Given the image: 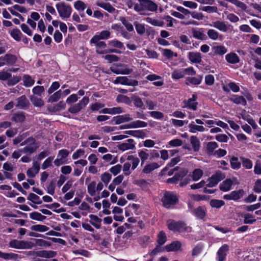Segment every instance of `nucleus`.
Masks as SVG:
<instances>
[{
	"label": "nucleus",
	"mask_w": 261,
	"mask_h": 261,
	"mask_svg": "<svg viewBox=\"0 0 261 261\" xmlns=\"http://www.w3.org/2000/svg\"><path fill=\"white\" fill-rule=\"evenodd\" d=\"M65 108V103L63 101H61L53 107L52 111L54 112H58L62 109H64Z\"/></svg>",
	"instance_id": "13d9d810"
},
{
	"label": "nucleus",
	"mask_w": 261,
	"mask_h": 261,
	"mask_svg": "<svg viewBox=\"0 0 261 261\" xmlns=\"http://www.w3.org/2000/svg\"><path fill=\"white\" fill-rule=\"evenodd\" d=\"M229 250V246H221L217 251V260L224 261Z\"/></svg>",
	"instance_id": "9d476101"
},
{
	"label": "nucleus",
	"mask_w": 261,
	"mask_h": 261,
	"mask_svg": "<svg viewBox=\"0 0 261 261\" xmlns=\"http://www.w3.org/2000/svg\"><path fill=\"white\" fill-rule=\"evenodd\" d=\"M3 169L6 171L13 172L16 169V167L14 165L8 163L7 162L5 163L3 165Z\"/></svg>",
	"instance_id": "69168bd1"
},
{
	"label": "nucleus",
	"mask_w": 261,
	"mask_h": 261,
	"mask_svg": "<svg viewBox=\"0 0 261 261\" xmlns=\"http://www.w3.org/2000/svg\"><path fill=\"white\" fill-rule=\"evenodd\" d=\"M145 20L147 22L150 23L154 26L163 27L164 24V22L163 21L157 20L148 17H146Z\"/></svg>",
	"instance_id": "4c0bfd02"
},
{
	"label": "nucleus",
	"mask_w": 261,
	"mask_h": 261,
	"mask_svg": "<svg viewBox=\"0 0 261 261\" xmlns=\"http://www.w3.org/2000/svg\"><path fill=\"white\" fill-rule=\"evenodd\" d=\"M112 178L111 175L108 172H105L100 176L101 181L106 186H107L110 181Z\"/></svg>",
	"instance_id": "79ce46f5"
},
{
	"label": "nucleus",
	"mask_w": 261,
	"mask_h": 261,
	"mask_svg": "<svg viewBox=\"0 0 261 261\" xmlns=\"http://www.w3.org/2000/svg\"><path fill=\"white\" fill-rule=\"evenodd\" d=\"M12 74L8 71H0V80L8 81L9 78L11 77Z\"/></svg>",
	"instance_id": "052dcab7"
},
{
	"label": "nucleus",
	"mask_w": 261,
	"mask_h": 261,
	"mask_svg": "<svg viewBox=\"0 0 261 261\" xmlns=\"http://www.w3.org/2000/svg\"><path fill=\"white\" fill-rule=\"evenodd\" d=\"M139 4H135L134 10L141 15H148L147 12H156L158 10V5L151 0H138Z\"/></svg>",
	"instance_id": "f257e3e1"
},
{
	"label": "nucleus",
	"mask_w": 261,
	"mask_h": 261,
	"mask_svg": "<svg viewBox=\"0 0 261 261\" xmlns=\"http://www.w3.org/2000/svg\"><path fill=\"white\" fill-rule=\"evenodd\" d=\"M96 182L95 181H92L90 184L88 185L87 190L88 192L91 196H94L95 194Z\"/></svg>",
	"instance_id": "3c124183"
},
{
	"label": "nucleus",
	"mask_w": 261,
	"mask_h": 261,
	"mask_svg": "<svg viewBox=\"0 0 261 261\" xmlns=\"http://www.w3.org/2000/svg\"><path fill=\"white\" fill-rule=\"evenodd\" d=\"M230 164L231 167L234 169H239L241 167V163L236 157H233L231 159Z\"/></svg>",
	"instance_id": "680f3d73"
},
{
	"label": "nucleus",
	"mask_w": 261,
	"mask_h": 261,
	"mask_svg": "<svg viewBox=\"0 0 261 261\" xmlns=\"http://www.w3.org/2000/svg\"><path fill=\"white\" fill-rule=\"evenodd\" d=\"M21 80V77L19 76H13L10 77L7 81V84L9 86L14 85L18 83Z\"/></svg>",
	"instance_id": "603ef678"
},
{
	"label": "nucleus",
	"mask_w": 261,
	"mask_h": 261,
	"mask_svg": "<svg viewBox=\"0 0 261 261\" xmlns=\"http://www.w3.org/2000/svg\"><path fill=\"white\" fill-rule=\"evenodd\" d=\"M196 98V96L193 94L192 98H189L188 100L185 101V106L184 107H187L193 110H196L197 109V102L195 101Z\"/></svg>",
	"instance_id": "2eb2a0df"
},
{
	"label": "nucleus",
	"mask_w": 261,
	"mask_h": 261,
	"mask_svg": "<svg viewBox=\"0 0 261 261\" xmlns=\"http://www.w3.org/2000/svg\"><path fill=\"white\" fill-rule=\"evenodd\" d=\"M218 147V144L215 142H209L206 145V153L210 155L215 154V149Z\"/></svg>",
	"instance_id": "5701e85b"
},
{
	"label": "nucleus",
	"mask_w": 261,
	"mask_h": 261,
	"mask_svg": "<svg viewBox=\"0 0 261 261\" xmlns=\"http://www.w3.org/2000/svg\"><path fill=\"white\" fill-rule=\"evenodd\" d=\"M212 50L214 55L222 56L227 51V48L222 45L214 46Z\"/></svg>",
	"instance_id": "aec40b11"
},
{
	"label": "nucleus",
	"mask_w": 261,
	"mask_h": 261,
	"mask_svg": "<svg viewBox=\"0 0 261 261\" xmlns=\"http://www.w3.org/2000/svg\"><path fill=\"white\" fill-rule=\"evenodd\" d=\"M233 184V181L231 179L227 178L224 180L220 185V189L224 192H227L231 189Z\"/></svg>",
	"instance_id": "f3484780"
},
{
	"label": "nucleus",
	"mask_w": 261,
	"mask_h": 261,
	"mask_svg": "<svg viewBox=\"0 0 261 261\" xmlns=\"http://www.w3.org/2000/svg\"><path fill=\"white\" fill-rule=\"evenodd\" d=\"M166 241V236L163 231H160L158 235V242L160 245H163Z\"/></svg>",
	"instance_id": "0e129e2a"
},
{
	"label": "nucleus",
	"mask_w": 261,
	"mask_h": 261,
	"mask_svg": "<svg viewBox=\"0 0 261 261\" xmlns=\"http://www.w3.org/2000/svg\"><path fill=\"white\" fill-rule=\"evenodd\" d=\"M117 148L119 150L122 151L132 150L135 148V143L133 139H129L126 142L118 145Z\"/></svg>",
	"instance_id": "0eeeda50"
},
{
	"label": "nucleus",
	"mask_w": 261,
	"mask_h": 261,
	"mask_svg": "<svg viewBox=\"0 0 261 261\" xmlns=\"http://www.w3.org/2000/svg\"><path fill=\"white\" fill-rule=\"evenodd\" d=\"M109 45L111 46L118 48H122L124 46L122 42L117 40H112L109 42Z\"/></svg>",
	"instance_id": "8fccbe9b"
},
{
	"label": "nucleus",
	"mask_w": 261,
	"mask_h": 261,
	"mask_svg": "<svg viewBox=\"0 0 261 261\" xmlns=\"http://www.w3.org/2000/svg\"><path fill=\"white\" fill-rule=\"evenodd\" d=\"M253 190L256 193L261 192V179L257 180L254 183Z\"/></svg>",
	"instance_id": "774afa93"
},
{
	"label": "nucleus",
	"mask_w": 261,
	"mask_h": 261,
	"mask_svg": "<svg viewBox=\"0 0 261 261\" xmlns=\"http://www.w3.org/2000/svg\"><path fill=\"white\" fill-rule=\"evenodd\" d=\"M28 199L32 201L34 203H42V201L40 199L39 197L34 193H30L28 197Z\"/></svg>",
	"instance_id": "c03bdc74"
},
{
	"label": "nucleus",
	"mask_w": 261,
	"mask_h": 261,
	"mask_svg": "<svg viewBox=\"0 0 261 261\" xmlns=\"http://www.w3.org/2000/svg\"><path fill=\"white\" fill-rule=\"evenodd\" d=\"M225 59L230 64H236L240 62L239 57L235 53H230L226 55Z\"/></svg>",
	"instance_id": "393cba45"
},
{
	"label": "nucleus",
	"mask_w": 261,
	"mask_h": 261,
	"mask_svg": "<svg viewBox=\"0 0 261 261\" xmlns=\"http://www.w3.org/2000/svg\"><path fill=\"white\" fill-rule=\"evenodd\" d=\"M159 166L156 163H151L146 165L143 169V172L146 174L150 173L155 169L159 168Z\"/></svg>",
	"instance_id": "c756f323"
},
{
	"label": "nucleus",
	"mask_w": 261,
	"mask_h": 261,
	"mask_svg": "<svg viewBox=\"0 0 261 261\" xmlns=\"http://www.w3.org/2000/svg\"><path fill=\"white\" fill-rule=\"evenodd\" d=\"M89 102V97L85 96L78 103L71 105L68 109V112L72 114H76L84 109Z\"/></svg>",
	"instance_id": "39448f33"
},
{
	"label": "nucleus",
	"mask_w": 261,
	"mask_h": 261,
	"mask_svg": "<svg viewBox=\"0 0 261 261\" xmlns=\"http://www.w3.org/2000/svg\"><path fill=\"white\" fill-rule=\"evenodd\" d=\"M193 213L195 216L199 219H203L205 216V211L204 208L202 206H198L195 208Z\"/></svg>",
	"instance_id": "2f4dec72"
},
{
	"label": "nucleus",
	"mask_w": 261,
	"mask_h": 261,
	"mask_svg": "<svg viewBox=\"0 0 261 261\" xmlns=\"http://www.w3.org/2000/svg\"><path fill=\"white\" fill-rule=\"evenodd\" d=\"M133 128L144 127L147 125V123L141 120H137L132 122Z\"/></svg>",
	"instance_id": "bf43d9fd"
},
{
	"label": "nucleus",
	"mask_w": 261,
	"mask_h": 261,
	"mask_svg": "<svg viewBox=\"0 0 261 261\" xmlns=\"http://www.w3.org/2000/svg\"><path fill=\"white\" fill-rule=\"evenodd\" d=\"M35 254L37 256L49 258L55 257L57 252L51 250H40L36 251Z\"/></svg>",
	"instance_id": "f8f14e48"
},
{
	"label": "nucleus",
	"mask_w": 261,
	"mask_h": 261,
	"mask_svg": "<svg viewBox=\"0 0 261 261\" xmlns=\"http://www.w3.org/2000/svg\"><path fill=\"white\" fill-rule=\"evenodd\" d=\"M202 80V76H199L198 77H188L187 78V81L188 82L186 84L189 83L193 85H199L201 83Z\"/></svg>",
	"instance_id": "ea45409f"
},
{
	"label": "nucleus",
	"mask_w": 261,
	"mask_h": 261,
	"mask_svg": "<svg viewBox=\"0 0 261 261\" xmlns=\"http://www.w3.org/2000/svg\"><path fill=\"white\" fill-rule=\"evenodd\" d=\"M114 84H121L122 85L136 86L138 85V82L136 80H130L126 76H119L116 77L114 82Z\"/></svg>",
	"instance_id": "6e6552de"
},
{
	"label": "nucleus",
	"mask_w": 261,
	"mask_h": 261,
	"mask_svg": "<svg viewBox=\"0 0 261 261\" xmlns=\"http://www.w3.org/2000/svg\"><path fill=\"white\" fill-rule=\"evenodd\" d=\"M39 146L35 142L34 145H30L24 147L23 148L21 149L22 153L27 154H31L34 153L36 149L38 148Z\"/></svg>",
	"instance_id": "a211bd4d"
},
{
	"label": "nucleus",
	"mask_w": 261,
	"mask_h": 261,
	"mask_svg": "<svg viewBox=\"0 0 261 261\" xmlns=\"http://www.w3.org/2000/svg\"><path fill=\"white\" fill-rule=\"evenodd\" d=\"M240 159L242 162L243 167H245L247 169L252 168V163L249 159L245 158L244 157H240Z\"/></svg>",
	"instance_id": "de8ad7c7"
},
{
	"label": "nucleus",
	"mask_w": 261,
	"mask_h": 261,
	"mask_svg": "<svg viewBox=\"0 0 261 261\" xmlns=\"http://www.w3.org/2000/svg\"><path fill=\"white\" fill-rule=\"evenodd\" d=\"M89 218L91 219V224L95 227L96 228H99L100 227V223L101 220L99 219L97 216L94 215H90Z\"/></svg>",
	"instance_id": "473e14b6"
},
{
	"label": "nucleus",
	"mask_w": 261,
	"mask_h": 261,
	"mask_svg": "<svg viewBox=\"0 0 261 261\" xmlns=\"http://www.w3.org/2000/svg\"><path fill=\"white\" fill-rule=\"evenodd\" d=\"M11 36L16 41H20L21 39V33L18 29H13L10 33Z\"/></svg>",
	"instance_id": "37998d69"
},
{
	"label": "nucleus",
	"mask_w": 261,
	"mask_h": 261,
	"mask_svg": "<svg viewBox=\"0 0 261 261\" xmlns=\"http://www.w3.org/2000/svg\"><path fill=\"white\" fill-rule=\"evenodd\" d=\"M188 58L190 61L194 63L199 64L202 61L201 55L199 52L189 53Z\"/></svg>",
	"instance_id": "4468645a"
},
{
	"label": "nucleus",
	"mask_w": 261,
	"mask_h": 261,
	"mask_svg": "<svg viewBox=\"0 0 261 261\" xmlns=\"http://www.w3.org/2000/svg\"><path fill=\"white\" fill-rule=\"evenodd\" d=\"M135 25L136 30L139 34L142 35L145 33V28L143 24L139 23L137 22H135Z\"/></svg>",
	"instance_id": "4d7b16f0"
},
{
	"label": "nucleus",
	"mask_w": 261,
	"mask_h": 261,
	"mask_svg": "<svg viewBox=\"0 0 261 261\" xmlns=\"http://www.w3.org/2000/svg\"><path fill=\"white\" fill-rule=\"evenodd\" d=\"M57 11L60 17L62 18H69L72 12L70 6L64 3H59L56 5Z\"/></svg>",
	"instance_id": "20e7f679"
},
{
	"label": "nucleus",
	"mask_w": 261,
	"mask_h": 261,
	"mask_svg": "<svg viewBox=\"0 0 261 261\" xmlns=\"http://www.w3.org/2000/svg\"><path fill=\"white\" fill-rule=\"evenodd\" d=\"M31 229L35 231H38L41 232L46 231L48 230V228L45 226L42 225H33L31 227Z\"/></svg>",
	"instance_id": "864d4df0"
},
{
	"label": "nucleus",
	"mask_w": 261,
	"mask_h": 261,
	"mask_svg": "<svg viewBox=\"0 0 261 261\" xmlns=\"http://www.w3.org/2000/svg\"><path fill=\"white\" fill-rule=\"evenodd\" d=\"M208 38L213 40H216L218 39H221L222 36L214 29H209L207 32Z\"/></svg>",
	"instance_id": "bb28decb"
},
{
	"label": "nucleus",
	"mask_w": 261,
	"mask_h": 261,
	"mask_svg": "<svg viewBox=\"0 0 261 261\" xmlns=\"http://www.w3.org/2000/svg\"><path fill=\"white\" fill-rule=\"evenodd\" d=\"M5 65L8 66H12L17 61V57L14 55L7 54L5 55Z\"/></svg>",
	"instance_id": "412c9836"
},
{
	"label": "nucleus",
	"mask_w": 261,
	"mask_h": 261,
	"mask_svg": "<svg viewBox=\"0 0 261 261\" xmlns=\"http://www.w3.org/2000/svg\"><path fill=\"white\" fill-rule=\"evenodd\" d=\"M193 36L197 39L204 40L207 38V36L202 32L200 30H196L195 29H192Z\"/></svg>",
	"instance_id": "cd10ccee"
},
{
	"label": "nucleus",
	"mask_w": 261,
	"mask_h": 261,
	"mask_svg": "<svg viewBox=\"0 0 261 261\" xmlns=\"http://www.w3.org/2000/svg\"><path fill=\"white\" fill-rule=\"evenodd\" d=\"M225 204L223 200H217V199H213L210 201V205L213 207L215 208H220L222 206L224 205Z\"/></svg>",
	"instance_id": "49530a36"
},
{
	"label": "nucleus",
	"mask_w": 261,
	"mask_h": 261,
	"mask_svg": "<svg viewBox=\"0 0 261 261\" xmlns=\"http://www.w3.org/2000/svg\"><path fill=\"white\" fill-rule=\"evenodd\" d=\"M114 121H115L116 124H119L122 123L128 122L131 121L133 119L129 117V115H119L113 118Z\"/></svg>",
	"instance_id": "6ab92c4d"
},
{
	"label": "nucleus",
	"mask_w": 261,
	"mask_h": 261,
	"mask_svg": "<svg viewBox=\"0 0 261 261\" xmlns=\"http://www.w3.org/2000/svg\"><path fill=\"white\" fill-rule=\"evenodd\" d=\"M230 100L236 104H241L245 106L247 104L246 100L242 96L234 95L230 98Z\"/></svg>",
	"instance_id": "7c9ffc66"
},
{
	"label": "nucleus",
	"mask_w": 261,
	"mask_h": 261,
	"mask_svg": "<svg viewBox=\"0 0 261 261\" xmlns=\"http://www.w3.org/2000/svg\"><path fill=\"white\" fill-rule=\"evenodd\" d=\"M23 81L24 85L25 87H30L34 84V80L29 75H24L23 76Z\"/></svg>",
	"instance_id": "a19ab883"
},
{
	"label": "nucleus",
	"mask_w": 261,
	"mask_h": 261,
	"mask_svg": "<svg viewBox=\"0 0 261 261\" xmlns=\"http://www.w3.org/2000/svg\"><path fill=\"white\" fill-rule=\"evenodd\" d=\"M62 96V91L61 90L56 92L52 95H51L47 101L48 102H54L57 101Z\"/></svg>",
	"instance_id": "e433bc0d"
},
{
	"label": "nucleus",
	"mask_w": 261,
	"mask_h": 261,
	"mask_svg": "<svg viewBox=\"0 0 261 261\" xmlns=\"http://www.w3.org/2000/svg\"><path fill=\"white\" fill-rule=\"evenodd\" d=\"M190 143L194 151H198L200 149V142L197 137L192 136L190 137Z\"/></svg>",
	"instance_id": "b1692460"
},
{
	"label": "nucleus",
	"mask_w": 261,
	"mask_h": 261,
	"mask_svg": "<svg viewBox=\"0 0 261 261\" xmlns=\"http://www.w3.org/2000/svg\"><path fill=\"white\" fill-rule=\"evenodd\" d=\"M203 175V171L200 169H195L191 175L192 178L194 181L199 180Z\"/></svg>",
	"instance_id": "58836bf2"
},
{
	"label": "nucleus",
	"mask_w": 261,
	"mask_h": 261,
	"mask_svg": "<svg viewBox=\"0 0 261 261\" xmlns=\"http://www.w3.org/2000/svg\"><path fill=\"white\" fill-rule=\"evenodd\" d=\"M211 25L223 32H226L228 30V26L223 21L217 20L213 22Z\"/></svg>",
	"instance_id": "dca6fc26"
},
{
	"label": "nucleus",
	"mask_w": 261,
	"mask_h": 261,
	"mask_svg": "<svg viewBox=\"0 0 261 261\" xmlns=\"http://www.w3.org/2000/svg\"><path fill=\"white\" fill-rule=\"evenodd\" d=\"M44 91V88L43 86H37L35 87L32 91L34 94L38 95L40 96L41 93Z\"/></svg>",
	"instance_id": "338daca9"
},
{
	"label": "nucleus",
	"mask_w": 261,
	"mask_h": 261,
	"mask_svg": "<svg viewBox=\"0 0 261 261\" xmlns=\"http://www.w3.org/2000/svg\"><path fill=\"white\" fill-rule=\"evenodd\" d=\"M30 103L25 95H22L17 99L16 107L20 109H27L29 108Z\"/></svg>",
	"instance_id": "1a4fd4ad"
},
{
	"label": "nucleus",
	"mask_w": 261,
	"mask_h": 261,
	"mask_svg": "<svg viewBox=\"0 0 261 261\" xmlns=\"http://www.w3.org/2000/svg\"><path fill=\"white\" fill-rule=\"evenodd\" d=\"M25 119V116L22 112L14 114L11 118V120L16 123L23 122Z\"/></svg>",
	"instance_id": "c85d7f7f"
},
{
	"label": "nucleus",
	"mask_w": 261,
	"mask_h": 261,
	"mask_svg": "<svg viewBox=\"0 0 261 261\" xmlns=\"http://www.w3.org/2000/svg\"><path fill=\"white\" fill-rule=\"evenodd\" d=\"M168 228L174 232H190L192 231V227L187 226V224L182 221H175L169 219L167 222Z\"/></svg>",
	"instance_id": "f03ea898"
},
{
	"label": "nucleus",
	"mask_w": 261,
	"mask_h": 261,
	"mask_svg": "<svg viewBox=\"0 0 261 261\" xmlns=\"http://www.w3.org/2000/svg\"><path fill=\"white\" fill-rule=\"evenodd\" d=\"M96 5L103 8L110 13H112L115 11V8L109 3L98 2L96 3Z\"/></svg>",
	"instance_id": "c9c22d12"
},
{
	"label": "nucleus",
	"mask_w": 261,
	"mask_h": 261,
	"mask_svg": "<svg viewBox=\"0 0 261 261\" xmlns=\"http://www.w3.org/2000/svg\"><path fill=\"white\" fill-rule=\"evenodd\" d=\"M74 8L79 11H83L86 8V4L81 1H77L74 4Z\"/></svg>",
	"instance_id": "a18cd8bd"
},
{
	"label": "nucleus",
	"mask_w": 261,
	"mask_h": 261,
	"mask_svg": "<svg viewBox=\"0 0 261 261\" xmlns=\"http://www.w3.org/2000/svg\"><path fill=\"white\" fill-rule=\"evenodd\" d=\"M200 10L202 11L206 12L208 13H214L217 12L218 8L215 6H207L202 7L201 8H200Z\"/></svg>",
	"instance_id": "5fc2aeb1"
},
{
	"label": "nucleus",
	"mask_w": 261,
	"mask_h": 261,
	"mask_svg": "<svg viewBox=\"0 0 261 261\" xmlns=\"http://www.w3.org/2000/svg\"><path fill=\"white\" fill-rule=\"evenodd\" d=\"M30 100L34 106L36 107H41L44 105V102L41 98L34 95L30 96Z\"/></svg>",
	"instance_id": "a878e982"
},
{
	"label": "nucleus",
	"mask_w": 261,
	"mask_h": 261,
	"mask_svg": "<svg viewBox=\"0 0 261 261\" xmlns=\"http://www.w3.org/2000/svg\"><path fill=\"white\" fill-rule=\"evenodd\" d=\"M188 127L189 132L191 133H196L197 132H203L205 130V128L203 126L196 125L193 121L189 124Z\"/></svg>",
	"instance_id": "4be33fe9"
},
{
	"label": "nucleus",
	"mask_w": 261,
	"mask_h": 261,
	"mask_svg": "<svg viewBox=\"0 0 261 261\" xmlns=\"http://www.w3.org/2000/svg\"><path fill=\"white\" fill-rule=\"evenodd\" d=\"M131 99L133 101L134 105L135 107L139 108L144 109V108H143L144 106L143 102L140 97L135 95H133L131 96Z\"/></svg>",
	"instance_id": "72a5a7b5"
},
{
	"label": "nucleus",
	"mask_w": 261,
	"mask_h": 261,
	"mask_svg": "<svg viewBox=\"0 0 261 261\" xmlns=\"http://www.w3.org/2000/svg\"><path fill=\"white\" fill-rule=\"evenodd\" d=\"M162 201L165 207L169 208L171 205L176 204L178 201V198L173 192H166L162 199Z\"/></svg>",
	"instance_id": "7ed1b4c3"
},
{
	"label": "nucleus",
	"mask_w": 261,
	"mask_h": 261,
	"mask_svg": "<svg viewBox=\"0 0 261 261\" xmlns=\"http://www.w3.org/2000/svg\"><path fill=\"white\" fill-rule=\"evenodd\" d=\"M30 218L33 220L43 221L46 219V217L42 215L38 212H33L30 214Z\"/></svg>",
	"instance_id": "09e8293b"
},
{
	"label": "nucleus",
	"mask_w": 261,
	"mask_h": 261,
	"mask_svg": "<svg viewBox=\"0 0 261 261\" xmlns=\"http://www.w3.org/2000/svg\"><path fill=\"white\" fill-rule=\"evenodd\" d=\"M184 76L183 72L179 70H175L172 73V77L174 79H179Z\"/></svg>",
	"instance_id": "e2e57ef3"
},
{
	"label": "nucleus",
	"mask_w": 261,
	"mask_h": 261,
	"mask_svg": "<svg viewBox=\"0 0 261 261\" xmlns=\"http://www.w3.org/2000/svg\"><path fill=\"white\" fill-rule=\"evenodd\" d=\"M124 65L122 64H117L116 67H112L111 68V70L114 73L116 74H128L132 71V69L128 68L121 69V67L124 66Z\"/></svg>",
	"instance_id": "9b49d317"
},
{
	"label": "nucleus",
	"mask_w": 261,
	"mask_h": 261,
	"mask_svg": "<svg viewBox=\"0 0 261 261\" xmlns=\"http://www.w3.org/2000/svg\"><path fill=\"white\" fill-rule=\"evenodd\" d=\"M116 101L118 102H124L126 103H129L130 102L129 98L123 95H118L117 97Z\"/></svg>",
	"instance_id": "6e6d98bb"
},
{
	"label": "nucleus",
	"mask_w": 261,
	"mask_h": 261,
	"mask_svg": "<svg viewBox=\"0 0 261 261\" xmlns=\"http://www.w3.org/2000/svg\"><path fill=\"white\" fill-rule=\"evenodd\" d=\"M232 200H237L242 198L244 195V191L242 189H240L238 191H233L231 193Z\"/></svg>",
	"instance_id": "f704fd0d"
},
{
	"label": "nucleus",
	"mask_w": 261,
	"mask_h": 261,
	"mask_svg": "<svg viewBox=\"0 0 261 261\" xmlns=\"http://www.w3.org/2000/svg\"><path fill=\"white\" fill-rule=\"evenodd\" d=\"M111 35L110 31L105 30L101 31L99 35L94 36L91 40L90 42H96L97 40L101 39H107Z\"/></svg>",
	"instance_id": "ddd939ff"
},
{
	"label": "nucleus",
	"mask_w": 261,
	"mask_h": 261,
	"mask_svg": "<svg viewBox=\"0 0 261 261\" xmlns=\"http://www.w3.org/2000/svg\"><path fill=\"white\" fill-rule=\"evenodd\" d=\"M225 175L221 171H218L210 178L208 183L206 185L208 187H213L216 186L218 183L225 178Z\"/></svg>",
	"instance_id": "423d86ee"
}]
</instances>
